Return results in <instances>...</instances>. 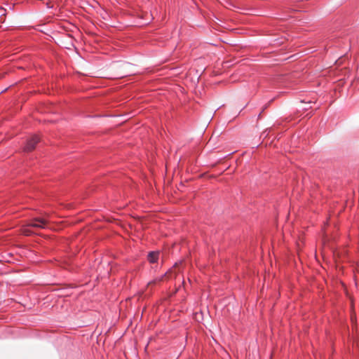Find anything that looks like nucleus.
Instances as JSON below:
<instances>
[{"label":"nucleus","mask_w":359,"mask_h":359,"mask_svg":"<svg viewBox=\"0 0 359 359\" xmlns=\"http://www.w3.org/2000/svg\"><path fill=\"white\" fill-rule=\"evenodd\" d=\"M48 217H35L31 219L27 225V227L22 229V233L27 236L32 233L29 228L46 229L48 224Z\"/></svg>","instance_id":"nucleus-1"},{"label":"nucleus","mask_w":359,"mask_h":359,"mask_svg":"<svg viewBox=\"0 0 359 359\" xmlns=\"http://www.w3.org/2000/svg\"><path fill=\"white\" fill-rule=\"evenodd\" d=\"M39 142V137L37 135H33L27 140L26 144L24 147V151L26 152L32 151L34 149L36 145Z\"/></svg>","instance_id":"nucleus-2"},{"label":"nucleus","mask_w":359,"mask_h":359,"mask_svg":"<svg viewBox=\"0 0 359 359\" xmlns=\"http://www.w3.org/2000/svg\"><path fill=\"white\" fill-rule=\"evenodd\" d=\"M158 255V252H150L147 256L148 261L152 264L157 262Z\"/></svg>","instance_id":"nucleus-3"},{"label":"nucleus","mask_w":359,"mask_h":359,"mask_svg":"<svg viewBox=\"0 0 359 359\" xmlns=\"http://www.w3.org/2000/svg\"><path fill=\"white\" fill-rule=\"evenodd\" d=\"M163 277L158 279L153 280L150 282H149L148 285L156 284L157 282H160L162 280Z\"/></svg>","instance_id":"nucleus-4"}]
</instances>
